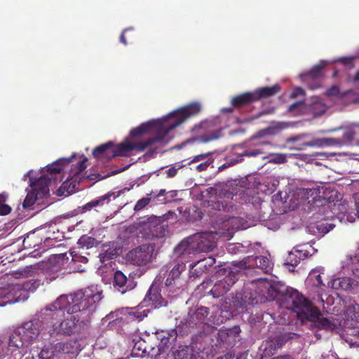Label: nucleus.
Instances as JSON below:
<instances>
[{"instance_id":"obj_48","label":"nucleus","mask_w":359,"mask_h":359,"mask_svg":"<svg viewBox=\"0 0 359 359\" xmlns=\"http://www.w3.org/2000/svg\"><path fill=\"white\" fill-rule=\"evenodd\" d=\"M86 161L87 158H85L83 161H80L77 163V164L75 166V176L79 175L83 170H86V168H87Z\"/></svg>"},{"instance_id":"obj_44","label":"nucleus","mask_w":359,"mask_h":359,"mask_svg":"<svg viewBox=\"0 0 359 359\" xmlns=\"http://www.w3.org/2000/svg\"><path fill=\"white\" fill-rule=\"evenodd\" d=\"M304 191L307 198L312 197L316 201V198L320 196V189L319 187L304 189Z\"/></svg>"},{"instance_id":"obj_8","label":"nucleus","mask_w":359,"mask_h":359,"mask_svg":"<svg viewBox=\"0 0 359 359\" xmlns=\"http://www.w3.org/2000/svg\"><path fill=\"white\" fill-rule=\"evenodd\" d=\"M135 225L138 229V236L146 240L162 238L168 232V226L156 216L140 218Z\"/></svg>"},{"instance_id":"obj_38","label":"nucleus","mask_w":359,"mask_h":359,"mask_svg":"<svg viewBox=\"0 0 359 359\" xmlns=\"http://www.w3.org/2000/svg\"><path fill=\"white\" fill-rule=\"evenodd\" d=\"M6 199V194H0V215H6L11 211V208L5 203Z\"/></svg>"},{"instance_id":"obj_14","label":"nucleus","mask_w":359,"mask_h":359,"mask_svg":"<svg viewBox=\"0 0 359 359\" xmlns=\"http://www.w3.org/2000/svg\"><path fill=\"white\" fill-rule=\"evenodd\" d=\"M237 281L235 273L230 271L223 279L217 281L211 290L214 297H219L225 294Z\"/></svg>"},{"instance_id":"obj_53","label":"nucleus","mask_w":359,"mask_h":359,"mask_svg":"<svg viewBox=\"0 0 359 359\" xmlns=\"http://www.w3.org/2000/svg\"><path fill=\"white\" fill-rule=\"evenodd\" d=\"M205 262L204 266H206L207 265L208 266H212L214 264H215V259L212 257H209L208 258L203 259V260H200L198 262Z\"/></svg>"},{"instance_id":"obj_32","label":"nucleus","mask_w":359,"mask_h":359,"mask_svg":"<svg viewBox=\"0 0 359 359\" xmlns=\"http://www.w3.org/2000/svg\"><path fill=\"white\" fill-rule=\"evenodd\" d=\"M212 192L219 198L232 199L233 196V192L227 187H215L212 189Z\"/></svg>"},{"instance_id":"obj_15","label":"nucleus","mask_w":359,"mask_h":359,"mask_svg":"<svg viewBox=\"0 0 359 359\" xmlns=\"http://www.w3.org/2000/svg\"><path fill=\"white\" fill-rule=\"evenodd\" d=\"M142 303L147 306H151L154 309L160 308L167 304V302L161 296L159 287L154 284L149 287Z\"/></svg>"},{"instance_id":"obj_60","label":"nucleus","mask_w":359,"mask_h":359,"mask_svg":"<svg viewBox=\"0 0 359 359\" xmlns=\"http://www.w3.org/2000/svg\"><path fill=\"white\" fill-rule=\"evenodd\" d=\"M303 90L301 88H298L296 89V92H294L291 94L290 97L292 98H294L297 96L299 93H303Z\"/></svg>"},{"instance_id":"obj_33","label":"nucleus","mask_w":359,"mask_h":359,"mask_svg":"<svg viewBox=\"0 0 359 359\" xmlns=\"http://www.w3.org/2000/svg\"><path fill=\"white\" fill-rule=\"evenodd\" d=\"M191 349L188 346H179V347L172 351V355L175 359H187L190 354Z\"/></svg>"},{"instance_id":"obj_12","label":"nucleus","mask_w":359,"mask_h":359,"mask_svg":"<svg viewBox=\"0 0 359 359\" xmlns=\"http://www.w3.org/2000/svg\"><path fill=\"white\" fill-rule=\"evenodd\" d=\"M289 337L287 334L277 335L273 339L263 341L261 346L262 353L261 359H268L273 355L278 349L281 348L288 341Z\"/></svg>"},{"instance_id":"obj_9","label":"nucleus","mask_w":359,"mask_h":359,"mask_svg":"<svg viewBox=\"0 0 359 359\" xmlns=\"http://www.w3.org/2000/svg\"><path fill=\"white\" fill-rule=\"evenodd\" d=\"M50 177L47 175H41L35 181L31 182L30 186L32 190L27 193L23 201L24 208H29L33 205L38 198L46 196L49 193Z\"/></svg>"},{"instance_id":"obj_22","label":"nucleus","mask_w":359,"mask_h":359,"mask_svg":"<svg viewBox=\"0 0 359 359\" xmlns=\"http://www.w3.org/2000/svg\"><path fill=\"white\" fill-rule=\"evenodd\" d=\"M75 156V154H73L71 157L67 158H60L59 160L56 161L53 163L48 165L47 166V170L48 172V174L46 175L48 176L50 179V182L49 183V186L52 183V180L55 178L53 177V175L60 173L63 170V166L65 165H68L71 163L72 158Z\"/></svg>"},{"instance_id":"obj_31","label":"nucleus","mask_w":359,"mask_h":359,"mask_svg":"<svg viewBox=\"0 0 359 359\" xmlns=\"http://www.w3.org/2000/svg\"><path fill=\"white\" fill-rule=\"evenodd\" d=\"M41 243L39 236L34 233H29L23 240V245L25 248H34Z\"/></svg>"},{"instance_id":"obj_51","label":"nucleus","mask_w":359,"mask_h":359,"mask_svg":"<svg viewBox=\"0 0 359 359\" xmlns=\"http://www.w3.org/2000/svg\"><path fill=\"white\" fill-rule=\"evenodd\" d=\"M243 161V158H236V159H232L225 163H224L223 165H222L220 167H219V169H224V168H226L229 166H231V165H235L236 163H240Z\"/></svg>"},{"instance_id":"obj_34","label":"nucleus","mask_w":359,"mask_h":359,"mask_svg":"<svg viewBox=\"0 0 359 359\" xmlns=\"http://www.w3.org/2000/svg\"><path fill=\"white\" fill-rule=\"evenodd\" d=\"M149 313V310L142 309V306L139 305L137 308L134 309V311L129 312V316L134 319H137L140 321L142 320L144 318H146Z\"/></svg>"},{"instance_id":"obj_11","label":"nucleus","mask_w":359,"mask_h":359,"mask_svg":"<svg viewBox=\"0 0 359 359\" xmlns=\"http://www.w3.org/2000/svg\"><path fill=\"white\" fill-rule=\"evenodd\" d=\"M186 269L184 263H178L169 272L165 280V288L170 293L169 295H174L183 286L184 280L181 275L182 272L185 271Z\"/></svg>"},{"instance_id":"obj_50","label":"nucleus","mask_w":359,"mask_h":359,"mask_svg":"<svg viewBox=\"0 0 359 359\" xmlns=\"http://www.w3.org/2000/svg\"><path fill=\"white\" fill-rule=\"evenodd\" d=\"M166 193H167V191H165V189H161L156 195L153 196V198L154 199L159 198V201L161 203H166L168 202V200L166 199V198L164 197L163 198H160L161 197L164 196Z\"/></svg>"},{"instance_id":"obj_4","label":"nucleus","mask_w":359,"mask_h":359,"mask_svg":"<svg viewBox=\"0 0 359 359\" xmlns=\"http://www.w3.org/2000/svg\"><path fill=\"white\" fill-rule=\"evenodd\" d=\"M154 336L159 341L158 345H156L158 347L156 351L155 347L149 344L144 339L138 337L137 339L136 337L133 339V351L134 354L142 357H153L158 355L165 348L171 347L172 348V345L177 337V333L176 330L171 329L170 330L156 331Z\"/></svg>"},{"instance_id":"obj_41","label":"nucleus","mask_w":359,"mask_h":359,"mask_svg":"<svg viewBox=\"0 0 359 359\" xmlns=\"http://www.w3.org/2000/svg\"><path fill=\"white\" fill-rule=\"evenodd\" d=\"M15 351L13 347L9 346V340L7 342V346L6 347V343L0 339V358H2L9 353H13Z\"/></svg>"},{"instance_id":"obj_58","label":"nucleus","mask_w":359,"mask_h":359,"mask_svg":"<svg viewBox=\"0 0 359 359\" xmlns=\"http://www.w3.org/2000/svg\"><path fill=\"white\" fill-rule=\"evenodd\" d=\"M128 30V29H126L123 31V32L121 33V36H120V41L123 43L124 45H126L127 44V41H126V37H125V32H127Z\"/></svg>"},{"instance_id":"obj_6","label":"nucleus","mask_w":359,"mask_h":359,"mask_svg":"<svg viewBox=\"0 0 359 359\" xmlns=\"http://www.w3.org/2000/svg\"><path fill=\"white\" fill-rule=\"evenodd\" d=\"M42 327V322L39 319H33L25 322L18 326L9 336V346L13 347L20 355L19 349L28 346L39 336Z\"/></svg>"},{"instance_id":"obj_20","label":"nucleus","mask_w":359,"mask_h":359,"mask_svg":"<svg viewBox=\"0 0 359 359\" xmlns=\"http://www.w3.org/2000/svg\"><path fill=\"white\" fill-rule=\"evenodd\" d=\"M255 98L253 92H246L239 94L232 97L231 104L235 109H241L250 106L252 103L255 102Z\"/></svg>"},{"instance_id":"obj_56","label":"nucleus","mask_w":359,"mask_h":359,"mask_svg":"<svg viewBox=\"0 0 359 359\" xmlns=\"http://www.w3.org/2000/svg\"><path fill=\"white\" fill-rule=\"evenodd\" d=\"M355 206L359 217V192L354 194Z\"/></svg>"},{"instance_id":"obj_21","label":"nucleus","mask_w":359,"mask_h":359,"mask_svg":"<svg viewBox=\"0 0 359 359\" xmlns=\"http://www.w3.org/2000/svg\"><path fill=\"white\" fill-rule=\"evenodd\" d=\"M281 90L279 84H274L272 86H266L258 88L253 90V94L256 102L262 99L272 97L278 93Z\"/></svg>"},{"instance_id":"obj_13","label":"nucleus","mask_w":359,"mask_h":359,"mask_svg":"<svg viewBox=\"0 0 359 359\" xmlns=\"http://www.w3.org/2000/svg\"><path fill=\"white\" fill-rule=\"evenodd\" d=\"M184 107L181 109L177 111L170 114V117L174 118V121L168 124L161 123L159 122H147L142 123L140 126L132 129L130 132V136L131 137H140L148 132H149L152 128H155V134L153 137H154L156 134L157 130L161 127H168L172 124L175 123L177 121L180 119V116H178V113L182 111Z\"/></svg>"},{"instance_id":"obj_26","label":"nucleus","mask_w":359,"mask_h":359,"mask_svg":"<svg viewBox=\"0 0 359 359\" xmlns=\"http://www.w3.org/2000/svg\"><path fill=\"white\" fill-rule=\"evenodd\" d=\"M123 320L122 312L119 310L112 311L102 318L103 323H107L108 326L119 325Z\"/></svg>"},{"instance_id":"obj_52","label":"nucleus","mask_w":359,"mask_h":359,"mask_svg":"<svg viewBox=\"0 0 359 359\" xmlns=\"http://www.w3.org/2000/svg\"><path fill=\"white\" fill-rule=\"evenodd\" d=\"M353 60H354V57H344L340 58L339 60V61H340L341 62H342L343 64H344L347 66L353 67Z\"/></svg>"},{"instance_id":"obj_29","label":"nucleus","mask_w":359,"mask_h":359,"mask_svg":"<svg viewBox=\"0 0 359 359\" xmlns=\"http://www.w3.org/2000/svg\"><path fill=\"white\" fill-rule=\"evenodd\" d=\"M289 127V124L285 122H277L275 125L268 127L259 133L264 135H274L281 131L283 129Z\"/></svg>"},{"instance_id":"obj_7","label":"nucleus","mask_w":359,"mask_h":359,"mask_svg":"<svg viewBox=\"0 0 359 359\" xmlns=\"http://www.w3.org/2000/svg\"><path fill=\"white\" fill-rule=\"evenodd\" d=\"M216 246L213 236L210 233H198L183 240L176 248L180 256L212 251Z\"/></svg>"},{"instance_id":"obj_40","label":"nucleus","mask_w":359,"mask_h":359,"mask_svg":"<svg viewBox=\"0 0 359 359\" xmlns=\"http://www.w3.org/2000/svg\"><path fill=\"white\" fill-rule=\"evenodd\" d=\"M242 219L238 217H231L226 220V224L224 226L227 227L228 226H231L232 231H237L240 229Z\"/></svg>"},{"instance_id":"obj_55","label":"nucleus","mask_w":359,"mask_h":359,"mask_svg":"<svg viewBox=\"0 0 359 359\" xmlns=\"http://www.w3.org/2000/svg\"><path fill=\"white\" fill-rule=\"evenodd\" d=\"M354 137V133L352 130H348L344 134V138L346 140L351 141Z\"/></svg>"},{"instance_id":"obj_64","label":"nucleus","mask_w":359,"mask_h":359,"mask_svg":"<svg viewBox=\"0 0 359 359\" xmlns=\"http://www.w3.org/2000/svg\"><path fill=\"white\" fill-rule=\"evenodd\" d=\"M271 111H262V112H261V113H260V115L269 114V113H271Z\"/></svg>"},{"instance_id":"obj_61","label":"nucleus","mask_w":359,"mask_h":359,"mask_svg":"<svg viewBox=\"0 0 359 359\" xmlns=\"http://www.w3.org/2000/svg\"><path fill=\"white\" fill-rule=\"evenodd\" d=\"M316 281H317V285L320 286V285H324V283L323 282V280L321 278V276L320 274H318L316 276Z\"/></svg>"},{"instance_id":"obj_57","label":"nucleus","mask_w":359,"mask_h":359,"mask_svg":"<svg viewBox=\"0 0 359 359\" xmlns=\"http://www.w3.org/2000/svg\"><path fill=\"white\" fill-rule=\"evenodd\" d=\"M93 208H95V206H94L93 201H91L87 203L86 204H85L82 207V209L83 210V211H87V210H90Z\"/></svg>"},{"instance_id":"obj_35","label":"nucleus","mask_w":359,"mask_h":359,"mask_svg":"<svg viewBox=\"0 0 359 359\" xmlns=\"http://www.w3.org/2000/svg\"><path fill=\"white\" fill-rule=\"evenodd\" d=\"M351 287V280L348 278H338L333 283V287L335 289L341 288L343 290H348Z\"/></svg>"},{"instance_id":"obj_24","label":"nucleus","mask_w":359,"mask_h":359,"mask_svg":"<svg viewBox=\"0 0 359 359\" xmlns=\"http://www.w3.org/2000/svg\"><path fill=\"white\" fill-rule=\"evenodd\" d=\"M341 144V140L334 138L316 139L305 144L309 147H323L324 146H333Z\"/></svg>"},{"instance_id":"obj_19","label":"nucleus","mask_w":359,"mask_h":359,"mask_svg":"<svg viewBox=\"0 0 359 359\" xmlns=\"http://www.w3.org/2000/svg\"><path fill=\"white\" fill-rule=\"evenodd\" d=\"M53 348L56 356L60 354L74 355L78 353L77 342L76 341L67 340L53 344Z\"/></svg>"},{"instance_id":"obj_16","label":"nucleus","mask_w":359,"mask_h":359,"mask_svg":"<svg viewBox=\"0 0 359 359\" xmlns=\"http://www.w3.org/2000/svg\"><path fill=\"white\" fill-rule=\"evenodd\" d=\"M310 255L306 249V245H297L289 252L285 264L292 266H297L302 260L306 259Z\"/></svg>"},{"instance_id":"obj_10","label":"nucleus","mask_w":359,"mask_h":359,"mask_svg":"<svg viewBox=\"0 0 359 359\" xmlns=\"http://www.w3.org/2000/svg\"><path fill=\"white\" fill-rule=\"evenodd\" d=\"M154 250V244H142L127 254V260L136 266H145L151 262Z\"/></svg>"},{"instance_id":"obj_37","label":"nucleus","mask_w":359,"mask_h":359,"mask_svg":"<svg viewBox=\"0 0 359 359\" xmlns=\"http://www.w3.org/2000/svg\"><path fill=\"white\" fill-rule=\"evenodd\" d=\"M78 243L82 248L89 249L95 245L96 240L94 238L84 235L79 239Z\"/></svg>"},{"instance_id":"obj_42","label":"nucleus","mask_w":359,"mask_h":359,"mask_svg":"<svg viewBox=\"0 0 359 359\" xmlns=\"http://www.w3.org/2000/svg\"><path fill=\"white\" fill-rule=\"evenodd\" d=\"M262 154H264V151L261 149H246L242 154H239L236 158H243V156L255 157Z\"/></svg>"},{"instance_id":"obj_30","label":"nucleus","mask_w":359,"mask_h":359,"mask_svg":"<svg viewBox=\"0 0 359 359\" xmlns=\"http://www.w3.org/2000/svg\"><path fill=\"white\" fill-rule=\"evenodd\" d=\"M327 65V61L321 60L318 65H314L311 70L306 73V76L311 79L320 77L323 74V71Z\"/></svg>"},{"instance_id":"obj_43","label":"nucleus","mask_w":359,"mask_h":359,"mask_svg":"<svg viewBox=\"0 0 359 359\" xmlns=\"http://www.w3.org/2000/svg\"><path fill=\"white\" fill-rule=\"evenodd\" d=\"M212 154V152H206L201 154H198L194 156L188 163V165H191L194 163L200 162L202 161H205L208 158H210L209 157Z\"/></svg>"},{"instance_id":"obj_62","label":"nucleus","mask_w":359,"mask_h":359,"mask_svg":"<svg viewBox=\"0 0 359 359\" xmlns=\"http://www.w3.org/2000/svg\"><path fill=\"white\" fill-rule=\"evenodd\" d=\"M354 81H359V71H358L354 76Z\"/></svg>"},{"instance_id":"obj_63","label":"nucleus","mask_w":359,"mask_h":359,"mask_svg":"<svg viewBox=\"0 0 359 359\" xmlns=\"http://www.w3.org/2000/svg\"><path fill=\"white\" fill-rule=\"evenodd\" d=\"M217 359H228V355H222V356H220V357L217 358Z\"/></svg>"},{"instance_id":"obj_2","label":"nucleus","mask_w":359,"mask_h":359,"mask_svg":"<svg viewBox=\"0 0 359 359\" xmlns=\"http://www.w3.org/2000/svg\"><path fill=\"white\" fill-rule=\"evenodd\" d=\"M201 109V105L198 103H192L184 107V108L178 113L180 119L175 123L168 127L159 128L154 137H151L145 140L138 142H132L128 140H125L115 147L114 144L113 154L111 155L114 156V158L116 156H128L133 151L142 152L147 147L157 144L165 145L168 142L167 138L168 133L190 116L198 114Z\"/></svg>"},{"instance_id":"obj_27","label":"nucleus","mask_w":359,"mask_h":359,"mask_svg":"<svg viewBox=\"0 0 359 359\" xmlns=\"http://www.w3.org/2000/svg\"><path fill=\"white\" fill-rule=\"evenodd\" d=\"M353 93L354 91L353 90H347L346 91L341 92L339 86L333 85L326 90L325 95L327 97H337L339 99H343L347 95Z\"/></svg>"},{"instance_id":"obj_39","label":"nucleus","mask_w":359,"mask_h":359,"mask_svg":"<svg viewBox=\"0 0 359 359\" xmlns=\"http://www.w3.org/2000/svg\"><path fill=\"white\" fill-rule=\"evenodd\" d=\"M151 194L152 192H151L150 194H147L146 197H144L138 200L134 207V210L137 212L144 209L150 203L152 198V197L150 196H151Z\"/></svg>"},{"instance_id":"obj_49","label":"nucleus","mask_w":359,"mask_h":359,"mask_svg":"<svg viewBox=\"0 0 359 359\" xmlns=\"http://www.w3.org/2000/svg\"><path fill=\"white\" fill-rule=\"evenodd\" d=\"M110 175L109 174H107L104 176H102L100 173H89L87 176H86V179L88 180H95V181H99V180H103V179H105L108 177H109Z\"/></svg>"},{"instance_id":"obj_54","label":"nucleus","mask_w":359,"mask_h":359,"mask_svg":"<svg viewBox=\"0 0 359 359\" xmlns=\"http://www.w3.org/2000/svg\"><path fill=\"white\" fill-rule=\"evenodd\" d=\"M304 104V102H296L288 106V111H294L301 104Z\"/></svg>"},{"instance_id":"obj_17","label":"nucleus","mask_w":359,"mask_h":359,"mask_svg":"<svg viewBox=\"0 0 359 359\" xmlns=\"http://www.w3.org/2000/svg\"><path fill=\"white\" fill-rule=\"evenodd\" d=\"M114 286L116 287L121 294H124L134 288L135 284L133 280H128L122 271H116L114 276Z\"/></svg>"},{"instance_id":"obj_46","label":"nucleus","mask_w":359,"mask_h":359,"mask_svg":"<svg viewBox=\"0 0 359 359\" xmlns=\"http://www.w3.org/2000/svg\"><path fill=\"white\" fill-rule=\"evenodd\" d=\"M271 156H273V158L270 160V162L274 163H284L287 162V154H275Z\"/></svg>"},{"instance_id":"obj_28","label":"nucleus","mask_w":359,"mask_h":359,"mask_svg":"<svg viewBox=\"0 0 359 359\" xmlns=\"http://www.w3.org/2000/svg\"><path fill=\"white\" fill-rule=\"evenodd\" d=\"M255 265L265 273H269L272 269V263L269 258L264 256H258L255 259Z\"/></svg>"},{"instance_id":"obj_45","label":"nucleus","mask_w":359,"mask_h":359,"mask_svg":"<svg viewBox=\"0 0 359 359\" xmlns=\"http://www.w3.org/2000/svg\"><path fill=\"white\" fill-rule=\"evenodd\" d=\"M185 165V164L180 165L179 163H175L172 167L170 168L165 171L168 177H174L177 173V170L181 169Z\"/></svg>"},{"instance_id":"obj_25","label":"nucleus","mask_w":359,"mask_h":359,"mask_svg":"<svg viewBox=\"0 0 359 359\" xmlns=\"http://www.w3.org/2000/svg\"><path fill=\"white\" fill-rule=\"evenodd\" d=\"M55 356L53 344L50 343L44 346L36 355H32V359H53Z\"/></svg>"},{"instance_id":"obj_18","label":"nucleus","mask_w":359,"mask_h":359,"mask_svg":"<svg viewBox=\"0 0 359 359\" xmlns=\"http://www.w3.org/2000/svg\"><path fill=\"white\" fill-rule=\"evenodd\" d=\"M113 145L112 142H108L97 147L93 151V156L99 161H108L111 160L114 158V156L111 155L113 154Z\"/></svg>"},{"instance_id":"obj_36","label":"nucleus","mask_w":359,"mask_h":359,"mask_svg":"<svg viewBox=\"0 0 359 359\" xmlns=\"http://www.w3.org/2000/svg\"><path fill=\"white\" fill-rule=\"evenodd\" d=\"M111 197L115 198V194L114 192L110 191L103 196H101L93 200L92 201L95 207L102 206L104 204L108 203L110 201Z\"/></svg>"},{"instance_id":"obj_59","label":"nucleus","mask_w":359,"mask_h":359,"mask_svg":"<svg viewBox=\"0 0 359 359\" xmlns=\"http://www.w3.org/2000/svg\"><path fill=\"white\" fill-rule=\"evenodd\" d=\"M272 359H294L291 355L285 354L282 355H278L277 357H274Z\"/></svg>"},{"instance_id":"obj_5","label":"nucleus","mask_w":359,"mask_h":359,"mask_svg":"<svg viewBox=\"0 0 359 359\" xmlns=\"http://www.w3.org/2000/svg\"><path fill=\"white\" fill-rule=\"evenodd\" d=\"M49 304L41 310V318L50 324L48 333L50 336L65 335L70 336L78 332V322L81 321L76 314L69 315L65 317V311L60 316L50 315L48 310Z\"/></svg>"},{"instance_id":"obj_3","label":"nucleus","mask_w":359,"mask_h":359,"mask_svg":"<svg viewBox=\"0 0 359 359\" xmlns=\"http://www.w3.org/2000/svg\"><path fill=\"white\" fill-rule=\"evenodd\" d=\"M283 301L287 309L302 313L309 321L316 323L317 327L326 330H332L334 324L327 318H320V311L297 290H287Z\"/></svg>"},{"instance_id":"obj_23","label":"nucleus","mask_w":359,"mask_h":359,"mask_svg":"<svg viewBox=\"0 0 359 359\" xmlns=\"http://www.w3.org/2000/svg\"><path fill=\"white\" fill-rule=\"evenodd\" d=\"M209 309L205 306H200L193 313H190V323L194 325L203 323L209 315Z\"/></svg>"},{"instance_id":"obj_1","label":"nucleus","mask_w":359,"mask_h":359,"mask_svg":"<svg viewBox=\"0 0 359 359\" xmlns=\"http://www.w3.org/2000/svg\"><path fill=\"white\" fill-rule=\"evenodd\" d=\"M102 291L96 286H89L73 294H62L49 304L48 310L55 317L67 314H76L81 322H88L102 299Z\"/></svg>"},{"instance_id":"obj_47","label":"nucleus","mask_w":359,"mask_h":359,"mask_svg":"<svg viewBox=\"0 0 359 359\" xmlns=\"http://www.w3.org/2000/svg\"><path fill=\"white\" fill-rule=\"evenodd\" d=\"M213 158H208L205 161L196 165L195 170L197 172L205 171L208 169V168L213 163Z\"/></svg>"}]
</instances>
